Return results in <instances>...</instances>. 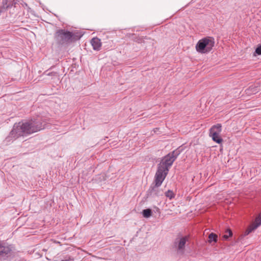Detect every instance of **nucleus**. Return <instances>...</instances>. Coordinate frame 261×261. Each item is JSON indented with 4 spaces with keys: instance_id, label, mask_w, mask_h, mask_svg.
Returning <instances> with one entry per match:
<instances>
[{
    "instance_id": "obj_14",
    "label": "nucleus",
    "mask_w": 261,
    "mask_h": 261,
    "mask_svg": "<svg viewBox=\"0 0 261 261\" xmlns=\"http://www.w3.org/2000/svg\"><path fill=\"white\" fill-rule=\"evenodd\" d=\"M232 235V232L230 229H227L225 231V234L223 236L224 240H227L229 237Z\"/></svg>"
},
{
    "instance_id": "obj_15",
    "label": "nucleus",
    "mask_w": 261,
    "mask_h": 261,
    "mask_svg": "<svg viewBox=\"0 0 261 261\" xmlns=\"http://www.w3.org/2000/svg\"><path fill=\"white\" fill-rule=\"evenodd\" d=\"M208 238L210 242H211L212 241L216 242L217 241V235L215 233H211L210 234Z\"/></svg>"
},
{
    "instance_id": "obj_1",
    "label": "nucleus",
    "mask_w": 261,
    "mask_h": 261,
    "mask_svg": "<svg viewBox=\"0 0 261 261\" xmlns=\"http://www.w3.org/2000/svg\"><path fill=\"white\" fill-rule=\"evenodd\" d=\"M180 153V150L177 149L169 153L162 159L158 165L154 182L150 186L147 192L148 196H160L163 195V192L160 190V187L168 174L169 168Z\"/></svg>"
},
{
    "instance_id": "obj_9",
    "label": "nucleus",
    "mask_w": 261,
    "mask_h": 261,
    "mask_svg": "<svg viewBox=\"0 0 261 261\" xmlns=\"http://www.w3.org/2000/svg\"><path fill=\"white\" fill-rule=\"evenodd\" d=\"M91 45L95 50H99L101 48V43L98 38H93L91 41Z\"/></svg>"
},
{
    "instance_id": "obj_6",
    "label": "nucleus",
    "mask_w": 261,
    "mask_h": 261,
    "mask_svg": "<svg viewBox=\"0 0 261 261\" xmlns=\"http://www.w3.org/2000/svg\"><path fill=\"white\" fill-rule=\"evenodd\" d=\"M261 225V213L259 214L258 216L255 219L254 223L250 226L245 232L244 236L249 234L252 231L256 229L259 226Z\"/></svg>"
},
{
    "instance_id": "obj_16",
    "label": "nucleus",
    "mask_w": 261,
    "mask_h": 261,
    "mask_svg": "<svg viewBox=\"0 0 261 261\" xmlns=\"http://www.w3.org/2000/svg\"><path fill=\"white\" fill-rule=\"evenodd\" d=\"M165 194V196L169 198L170 199H172L175 196V195L173 193V192H172V191L170 190H169L167 192H166Z\"/></svg>"
},
{
    "instance_id": "obj_4",
    "label": "nucleus",
    "mask_w": 261,
    "mask_h": 261,
    "mask_svg": "<svg viewBox=\"0 0 261 261\" xmlns=\"http://www.w3.org/2000/svg\"><path fill=\"white\" fill-rule=\"evenodd\" d=\"M215 42L213 38L205 37L198 41L196 45V50L201 54H206L212 50Z\"/></svg>"
},
{
    "instance_id": "obj_2",
    "label": "nucleus",
    "mask_w": 261,
    "mask_h": 261,
    "mask_svg": "<svg viewBox=\"0 0 261 261\" xmlns=\"http://www.w3.org/2000/svg\"><path fill=\"white\" fill-rule=\"evenodd\" d=\"M45 128L40 119H31L25 122L15 123L9 135L6 138L5 142L8 143L18 138L40 131Z\"/></svg>"
},
{
    "instance_id": "obj_10",
    "label": "nucleus",
    "mask_w": 261,
    "mask_h": 261,
    "mask_svg": "<svg viewBox=\"0 0 261 261\" xmlns=\"http://www.w3.org/2000/svg\"><path fill=\"white\" fill-rule=\"evenodd\" d=\"M11 0H3V8L5 9H7L9 8H11L13 5H15L16 3L13 0L12 2Z\"/></svg>"
},
{
    "instance_id": "obj_11",
    "label": "nucleus",
    "mask_w": 261,
    "mask_h": 261,
    "mask_svg": "<svg viewBox=\"0 0 261 261\" xmlns=\"http://www.w3.org/2000/svg\"><path fill=\"white\" fill-rule=\"evenodd\" d=\"M246 93L248 94H255L258 92V89L257 87L254 86H251L247 89H246Z\"/></svg>"
},
{
    "instance_id": "obj_13",
    "label": "nucleus",
    "mask_w": 261,
    "mask_h": 261,
    "mask_svg": "<svg viewBox=\"0 0 261 261\" xmlns=\"http://www.w3.org/2000/svg\"><path fill=\"white\" fill-rule=\"evenodd\" d=\"M143 215L145 218H148L151 216L152 211L150 209L147 208L143 211Z\"/></svg>"
},
{
    "instance_id": "obj_8",
    "label": "nucleus",
    "mask_w": 261,
    "mask_h": 261,
    "mask_svg": "<svg viewBox=\"0 0 261 261\" xmlns=\"http://www.w3.org/2000/svg\"><path fill=\"white\" fill-rule=\"evenodd\" d=\"M222 131V125L221 124H217L213 125L210 129V135L216 136L220 135Z\"/></svg>"
},
{
    "instance_id": "obj_12",
    "label": "nucleus",
    "mask_w": 261,
    "mask_h": 261,
    "mask_svg": "<svg viewBox=\"0 0 261 261\" xmlns=\"http://www.w3.org/2000/svg\"><path fill=\"white\" fill-rule=\"evenodd\" d=\"M212 137L213 140L218 144H220L222 142L223 139L220 136V135H216V136L210 135Z\"/></svg>"
},
{
    "instance_id": "obj_5",
    "label": "nucleus",
    "mask_w": 261,
    "mask_h": 261,
    "mask_svg": "<svg viewBox=\"0 0 261 261\" xmlns=\"http://www.w3.org/2000/svg\"><path fill=\"white\" fill-rule=\"evenodd\" d=\"M189 241V236H180L176 238L174 242V247L178 255H182L185 252V248L187 242Z\"/></svg>"
},
{
    "instance_id": "obj_7",
    "label": "nucleus",
    "mask_w": 261,
    "mask_h": 261,
    "mask_svg": "<svg viewBox=\"0 0 261 261\" xmlns=\"http://www.w3.org/2000/svg\"><path fill=\"white\" fill-rule=\"evenodd\" d=\"M11 249L9 246H7L4 243L0 241V257L7 256L10 253Z\"/></svg>"
},
{
    "instance_id": "obj_3",
    "label": "nucleus",
    "mask_w": 261,
    "mask_h": 261,
    "mask_svg": "<svg viewBox=\"0 0 261 261\" xmlns=\"http://www.w3.org/2000/svg\"><path fill=\"white\" fill-rule=\"evenodd\" d=\"M81 38L72 32L65 30H59L56 33L55 39L60 45L68 44L72 43Z\"/></svg>"
},
{
    "instance_id": "obj_17",
    "label": "nucleus",
    "mask_w": 261,
    "mask_h": 261,
    "mask_svg": "<svg viewBox=\"0 0 261 261\" xmlns=\"http://www.w3.org/2000/svg\"><path fill=\"white\" fill-rule=\"evenodd\" d=\"M255 53L257 55H261V45L257 47L255 50Z\"/></svg>"
}]
</instances>
